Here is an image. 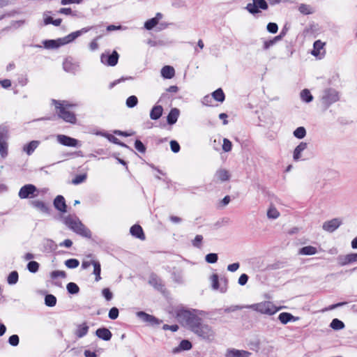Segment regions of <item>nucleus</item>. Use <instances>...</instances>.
<instances>
[{"label": "nucleus", "instance_id": "f257e3e1", "mask_svg": "<svg viewBox=\"0 0 357 357\" xmlns=\"http://www.w3.org/2000/svg\"><path fill=\"white\" fill-rule=\"evenodd\" d=\"M201 313L194 309H179L176 311V318L183 326L202 339L210 340L214 337L215 333L211 326L203 323L199 317Z\"/></svg>", "mask_w": 357, "mask_h": 357}, {"label": "nucleus", "instance_id": "f03ea898", "mask_svg": "<svg viewBox=\"0 0 357 357\" xmlns=\"http://www.w3.org/2000/svg\"><path fill=\"white\" fill-rule=\"evenodd\" d=\"M63 223L71 230L83 237L91 238V231L86 228L76 215H69L63 218Z\"/></svg>", "mask_w": 357, "mask_h": 357}, {"label": "nucleus", "instance_id": "7ed1b4c3", "mask_svg": "<svg viewBox=\"0 0 357 357\" xmlns=\"http://www.w3.org/2000/svg\"><path fill=\"white\" fill-rule=\"evenodd\" d=\"M52 103L58 110L57 114L59 118L67 123L72 124L76 123L77 118L75 114L69 110V108L74 107L75 105L69 104L67 101L56 100H52Z\"/></svg>", "mask_w": 357, "mask_h": 357}, {"label": "nucleus", "instance_id": "20e7f679", "mask_svg": "<svg viewBox=\"0 0 357 357\" xmlns=\"http://www.w3.org/2000/svg\"><path fill=\"white\" fill-rule=\"evenodd\" d=\"M246 308L252 309L261 314L273 315L280 308L276 307L271 302L265 301L259 303L245 306Z\"/></svg>", "mask_w": 357, "mask_h": 357}, {"label": "nucleus", "instance_id": "39448f33", "mask_svg": "<svg viewBox=\"0 0 357 357\" xmlns=\"http://www.w3.org/2000/svg\"><path fill=\"white\" fill-rule=\"evenodd\" d=\"M338 92L332 88H327L323 91L321 102L324 109H328L332 104L339 100Z\"/></svg>", "mask_w": 357, "mask_h": 357}, {"label": "nucleus", "instance_id": "423d86ee", "mask_svg": "<svg viewBox=\"0 0 357 357\" xmlns=\"http://www.w3.org/2000/svg\"><path fill=\"white\" fill-rule=\"evenodd\" d=\"M210 281L213 290H220L221 293L227 291L228 280L226 278L219 279L218 274L214 273L210 277Z\"/></svg>", "mask_w": 357, "mask_h": 357}, {"label": "nucleus", "instance_id": "0eeeda50", "mask_svg": "<svg viewBox=\"0 0 357 357\" xmlns=\"http://www.w3.org/2000/svg\"><path fill=\"white\" fill-rule=\"evenodd\" d=\"M38 190L33 184H26L23 185L18 192L20 199H29L35 197L38 195Z\"/></svg>", "mask_w": 357, "mask_h": 357}, {"label": "nucleus", "instance_id": "6e6552de", "mask_svg": "<svg viewBox=\"0 0 357 357\" xmlns=\"http://www.w3.org/2000/svg\"><path fill=\"white\" fill-rule=\"evenodd\" d=\"M268 3L265 0H252V3L247 4L245 8L251 14L255 15L260 12V10H267Z\"/></svg>", "mask_w": 357, "mask_h": 357}, {"label": "nucleus", "instance_id": "1a4fd4ad", "mask_svg": "<svg viewBox=\"0 0 357 357\" xmlns=\"http://www.w3.org/2000/svg\"><path fill=\"white\" fill-rule=\"evenodd\" d=\"M119 58L118 52L114 50L112 54H109V52L102 53L100 56V61L108 66H114L117 64Z\"/></svg>", "mask_w": 357, "mask_h": 357}, {"label": "nucleus", "instance_id": "9d476101", "mask_svg": "<svg viewBox=\"0 0 357 357\" xmlns=\"http://www.w3.org/2000/svg\"><path fill=\"white\" fill-rule=\"evenodd\" d=\"M91 29V27H85V28L82 29L81 30L73 32L63 38H60V41L61 42L60 44H62V45H64L70 42H73L77 37L80 36L82 33H86Z\"/></svg>", "mask_w": 357, "mask_h": 357}, {"label": "nucleus", "instance_id": "9b49d317", "mask_svg": "<svg viewBox=\"0 0 357 357\" xmlns=\"http://www.w3.org/2000/svg\"><path fill=\"white\" fill-rule=\"evenodd\" d=\"M91 29V27H85V28L82 29L81 30L73 32L63 38H60V41L61 42L60 44H62V45H64L70 42H73L77 37L80 36L82 33H86Z\"/></svg>", "mask_w": 357, "mask_h": 357}, {"label": "nucleus", "instance_id": "f8f14e48", "mask_svg": "<svg viewBox=\"0 0 357 357\" xmlns=\"http://www.w3.org/2000/svg\"><path fill=\"white\" fill-rule=\"evenodd\" d=\"M91 29V27H85V28L82 29L81 30L73 32L63 38H60V41L61 42L60 44H62V45H64L70 42H73L77 37L80 36L82 33H86Z\"/></svg>", "mask_w": 357, "mask_h": 357}, {"label": "nucleus", "instance_id": "ddd939ff", "mask_svg": "<svg viewBox=\"0 0 357 357\" xmlns=\"http://www.w3.org/2000/svg\"><path fill=\"white\" fill-rule=\"evenodd\" d=\"M56 140L59 144L65 146L77 147L79 146V141L77 139L68 135H58L56 136Z\"/></svg>", "mask_w": 357, "mask_h": 357}, {"label": "nucleus", "instance_id": "4468645a", "mask_svg": "<svg viewBox=\"0 0 357 357\" xmlns=\"http://www.w3.org/2000/svg\"><path fill=\"white\" fill-rule=\"evenodd\" d=\"M138 318L142 319L144 322L149 323L151 326L158 325L162 321L156 318L155 317L143 311H139L136 313Z\"/></svg>", "mask_w": 357, "mask_h": 357}, {"label": "nucleus", "instance_id": "2eb2a0df", "mask_svg": "<svg viewBox=\"0 0 357 357\" xmlns=\"http://www.w3.org/2000/svg\"><path fill=\"white\" fill-rule=\"evenodd\" d=\"M79 63L73 61L72 58H67L63 63V70L72 74H75L79 70Z\"/></svg>", "mask_w": 357, "mask_h": 357}, {"label": "nucleus", "instance_id": "dca6fc26", "mask_svg": "<svg viewBox=\"0 0 357 357\" xmlns=\"http://www.w3.org/2000/svg\"><path fill=\"white\" fill-rule=\"evenodd\" d=\"M342 222L340 218H333L331 220L324 222L322 228L324 230L332 233L335 231L341 225Z\"/></svg>", "mask_w": 357, "mask_h": 357}, {"label": "nucleus", "instance_id": "f3484780", "mask_svg": "<svg viewBox=\"0 0 357 357\" xmlns=\"http://www.w3.org/2000/svg\"><path fill=\"white\" fill-rule=\"evenodd\" d=\"M340 266H346L357 261V253H351L346 255H340L337 258Z\"/></svg>", "mask_w": 357, "mask_h": 357}, {"label": "nucleus", "instance_id": "a211bd4d", "mask_svg": "<svg viewBox=\"0 0 357 357\" xmlns=\"http://www.w3.org/2000/svg\"><path fill=\"white\" fill-rule=\"evenodd\" d=\"M54 208L61 213H66L67 211V205L65 198L62 195H57L53 202Z\"/></svg>", "mask_w": 357, "mask_h": 357}, {"label": "nucleus", "instance_id": "6ab92c4d", "mask_svg": "<svg viewBox=\"0 0 357 357\" xmlns=\"http://www.w3.org/2000/svg\"><path fill=\"white\" fill-rule=\"evenodd\" d=\"M149 283L158 291H163L165 290L163 281L155 274L151 275Z\"/></svg>", "mask_w": 357, "mask_h": 357}, {"label": "nucleus", "instance_id": "aec40b11", "mask_svg": "<svg viewBox=\"0 0 357 357\" xmlns=\"http://www.w3.org/2000/svg\"><path fill=\"white\" fill-rule=\"evenodd\" d=\"M30 205L43 213H50V209L49 206L43 201L32 200L30 202Z\"/></svg>", "mask_w": 357, "mask_h": 357}, {"label": "nucleus", "instance_id": "412c9836", "mask_svg": "<svg viewBox=\"0 0 357 357\" xmlns=\"http://www.w3.org/2000/svg\"><path fill=\"white\" fill-rule=\"evenodd\" d=\"M251 353L245 350H238L236 349H227L226 357H249Z\"/></svg>", "mask_w": 357, "mask_h": 357}, {"label": "nucleus", "instance_id": "4be33fe9", "mask_svg": "<svg viewBox=\"0 0 357 357\" xmlns=\"http://www.w3.org/2000/svg\"><path fill=\"white\" fill-rule=\"evenodd\" d=\"M172 279L178 284L184 283L183 272L181 269L174 268L171 272Z\"/></svg>", "mask_w": 357, "mask_h": 357}, {"label": "nucleus", "instance_id": "5701e85b", "mask_svg": "<svg viewBox=\"0 0 357 357\" xmlns=\"http://www.w3.org/2000/svg\"><path fill=\"white\" fill-rule=\"evenodd\" d=\"M96 335L98 337L105 341L110 340L112 336L111 331L105 327L98 328L96 331Z\"/></svg>", "mask_w": 357, "mask_h": 357}, {"label": "nucleus", "instance_id": "b1692460", "mask_svg": "<svg viewBox=\"0 0 357 357\" xmlns=\"http://www.w3.org/2000/svg\"><path fill=\"white\" fill-rule=\"evenodd\" d=\"M130 233L134 237L140 240L145 239V235L142 227L139 225H134L130 229Z\"/></svg>", "mask_w": 357, "mask_h": 357}, {"label": "nucleus", "instance_id": "393cba45", "mask_svg": "<svg viewBox=\"0 0 357 357\" xmlns=\"http://www.w3.org/2000/svg\"><path fill=\"white\" fill-rule=\"evenodd\" d=\"M192 343L188 340H183L181 341L178 347L172 349L173 354H178L183 351H188L192 348Z\"/></svg>", "mask_w": 357, "mask_h": 357}, {"label": "nucleus", "instance_id": "a878e982", "mask_svg": "<svg viewBox=\"0 0 357 357\" xmlns=\"http://www.w3.org/2000/svg\"><path fill=\"white\" fill-rule=\"evenodd\" d=\"M299 319L298 317H294L289 312H282L278 316V319L282 324H287L290 321H296Z\"/></svg>", "mask_w": 357, "mask_h": 357}, {"label": "nucleus", "instance_id": "bb28decb", "mask_svg": "<svg viewBox=\"0 0 357 357\" xmlns=\"http://www.w3.org/2000/svg\"><path fill=\"white\" fill-rule=\"evenodd\" d=\"M56 243L51 239H45L43 241V251L47 253L54 252L56 250Z\"/></svg>", "mask_w": 357, "mask_h": 357}, {"label": "nucleus", "instance_id": "cd10ccee", "mask_svg": "<svg viewBox=\"0 0 357 357\" xmlns=\"http://www.w3.org/2000/svg\"><path fill=\"white\" fill-rule=\"evenodd\" d=\"M180 114V111L177 108H172L167 116V122L169 125H174L176 123Z\"/></svg>", "mask_w": 357, "mask_h": 357}, {"label": "nucleus", "instance_id": "c85d7f7f", "mask_svg": "<svg viewBox=\"0 0 357 357\" xmlns=\"http://www.w3.org/2000/svg\"><path fill=\"white\" fill-rule=\"evenodd\" d=\"M89 327L86 322L79 324L75 331V335L78 338L84 337L89 331Z\"/></svg>", "mask_w": 357, "mask_h": 357}, {"label": "nucleus", "instance_id": "c756f323", "mask_svg": "<svg viewBox=\"0 0 357 357\" xmlns=\"http://www.w3.org/2000/svg\"><path fill=\"white\" fill-rule=\"evenodd\" d=\"M40 142L38 140H33L29 142L28 144H25L23 146V151L28 155H31L34 151L37 149V147L39 146Z\"/></svg>", "mask_w": 357, "mask_h": 357}, {"label": "nucleus", "instance_id": "7c9ffc66", "mask_svg": "<svg viewBox=\"0 0 357 357\" xmlns=\"http://www.w3.org/2000/svg\"><path fill=\"white\" fill-rule=\"evenodd\" d=\"M306 142H301L294 149L293 153V158L294 161H298L301 159V153L307 148Z\"/></svg>", "mask_w": 357, "mask_h": 357}, {"label": "nucleus", "instance_id": "2f4dec72", "mask_svg": "<svg viewBox=\"0 0 357 357\" xmlns=\"http://www.w3.org/2000/svg\"><path fill=\"white\" fill-rule=\"evenodd\" d=\"M215 179L224 182L229 179L230 175L227 170L224 169H220L216 171L215 174Z\"/></svg>", "mask_w": 357, "mask_h": 357}, {"label": "nucleus", "instance_id": "473e14b6", "mask_svg": "<svg viewBox=\"0 0 357 357\" xmlns=\"http://www.w3.org/2000/svg\"><path fill=\"white\" fill-rule=\"evenodd\" d=\"M163 108L161 105H155L150 112V118L152 120H158L162 115Z\"/></svg>", "mask_w": 357, "mask_h": 357}, {"label": "nucleus", "instance_id": "72a5a7b5", "mask_svg": "<svg viewBox=\"0 0 357 357\" xmlns=\"http://www.w3.org/2000/svg\"><path fill=\"white\" fill-rule=\"evenodd\" d=\"M161 76L165 79H172L175 75L174 68L170 66H165L161 69Z\"/></svg>", "mask_w": 357, "mask_h": 357}, {"label": "nucleus", "instance_id": "f704fd0d", "mask_svg": "<svg viewBox=\"0 0 357 357\" xmlns=\"http://www.w3.org/2000/svg\"><path fill=\"white\" fill-rule=\"evenodd\" d=\"M61 43L60 38L56 40H45L43 42L44 47L48 50L56 49L62 46V44H60Z\"/></svg>", "mask_w": 357, "mask_h": 357}, {"label": "nucleus", "instance_id": "c9c22d12", "mask_svg": "<svg viewBox=\"0 0 357 357\" xmlns=\"http://www.w3.org/2000/svg\"><path fill=\"white\" fill-rule=\"evenodd\" d=\"M9 139V128L6 124L0 125V142H8Z\"/></svg>", "mask_w": 357, "mask_h": 357}, {"label": "nucleus", "instance_id": "e433bc0d", "mask_svg": "<svg viewBox=\"0 0 357 357\" xmlns=\"http://www.w3.org/2000/svg\"><path fill=\"white\" fill-rule=\"evenodd\" d=\"M317 252V249L315 247L307 245L301 248L298 253L302 255H313Z\"/></svg>", "mask_w": 357, "mask_h": 357}, {"label": "nucleus", "instance_id": "4c0bfd02", "mask_svg": "<svg viewBox=\"0 0 357 357\" xmlns=\"http://www.w3.org/2000/svg\"><path fill=\"white\" fill-rule=\"evenodd\" d=\"M324 43L321 40H318L314 43L313 50L312 51V54L314 56H318L321 54V50L324 49Z\"/></svg>", "mask_w": 357, "mask_h": 357}, {"label": "nucleus", "instance_id": "58836bf2", "mask_svg": "<svg viewBox=\"0 0 357 357\" xmlns=\"http://www.w3.org/2000/svg\"><path fill=\"white\" fill-rule=\"evenodd\" d=\"M298 10L303 15H310L314 13V9L310 5L301 3L298 6Z\"/></svg>", "mask_w": 357, "mask_h": 357}, {"label": "nucleus", "instance_id": "ea45409f", "mask_svg": "<svg viewBox=\"0 0 357 357\" xmlns=\"http://www.w3.org/2000/svg\"><path fill=\"white\" fill-rule=\"evenodd\" d=\"M300 96L301 100L307 103L312 102L313 100L312 95L311 94L310 91L307 89L302 90Z\"/></svg>", "mask_w": 357, "mask_h": 357}, {"label": "nucleus", "instance_id": "a19ab883", "mask_svg": "<svg viewBox=\"0 0 357 357\" xmlns=\"http://www.w3.org/2000/svg\"><path fill=\"white\" fill-rule=\"evenodd\" d=\"M93 274L96 275V281L98 282L100 279L101 266L98 261L93 260Z\"/></svg>", "mask_w": 357, "mask_h": 357}, {"label": "nucleus", "instance_id": "79ce46f5", "mask_svg": "<svg viewBox=\"0 0 357 357\" xmlns=\"http://www.w3.org/2000/svg\"><path fill=\"white\" fill-rule=\"evenodd\" d=\"M213 98L220 102H222L225 99V93L222 89L219 88L212 93Z\"/></svg>", "mask_w": 357, "mask_h": 357}, {"label": "nucleus", "instance_id": "37998d69", "mask_svg": "<svg viewBox=\"0 0 357 357\" xmlns=\"http://www.w3.org/2000/svg\"><path fill=\"white\" fill-rule=\"evenodd\" d=\"M330 326L335 331L341 330L344 328V324L341 320L335 318L332 320L330 324Z\"/></svg>", "mask_w": 357, "mask_h": 357}, {"label": "nucleus", "instance_id": "c03bdc74", "mask_svg": "<svg viewBox=\"0 0 357 357\" xmlns=\"http://www.w3.org/2000/svg\"><path fill=\"white\" fill-rule=\"evenodd\" d=\"M19 279V275L18 273L16 271H13L8 275L7 278V282L10 284L13 285L15 284L18 282Z\"/></svg>", "mask_w": 357, "mask_h": 357}, {"label": "nucleus", "instance_id": "a18cd8bd", "mask_svg": "<svg viewBox=\"0 0 357 357\" xmlns=\"http://www.w3.org/2000/svg\"><path fill=\"white\" fill-rule=\"evenodd\" d=\"M45 304L48 307H54L56 304V298L52 294H47L45 297Z\"/></svg>", "mask_w": 357, "mask_h": 357}, {"label": "nucleus", "instance_id": "49530a36", "mask_svg": "<svg viewBox=\"0 0 357 357\" xmlns=\"http://www.w3.org/2000/svg\"><path fill=\"white\" fill-rule=\"evenodd\" d=\"M8 154V142H0V155L2 158H6Z\"/></svg>", "mask_w": 357, "mask_h": 357}, {"label": "nucleus", "instance_id": "de8ad7c7", "mask_svg": "<svg viewBox=\"0 0 357 357\" xmlns=\"http://www.w3.org/2000/svg\"><path fill=\"white\" fill-rule=\"evenodd\" d=\"M39 267L40 264L36 261H30L26 265L28 271L32 273H36L38 272Z\"/></svg>", "mask_w": 357, "mask_h": 357}, {"label": "nucleus", "instance_id": "09e8293b", "mask_svg": "<svg viewBox=\"0 0 357 357\" xmlns=\"http://www.w3.org/2000/svg\"><path fill=\"white\" fill-rule=\"evenodd\" d=\"M67 291L70 294H76L79 291V287L75 282H69L66 285Z\"/></svg>", "mask_w": 357, "mask_h": 357}, {"label": "nucleus", "instance_id": "8fccbe9b", "mask_svg": "<svg viewBox=\"0 0 357 357\" xmlns=\"http://www.w3.org/2000/svg\"><path fill=\"white\" fill-rule=\"evenodd\" d=\"M138 103V98L136 96H130L126 99V105L128 108L135 107Z\"/></svg>", "mask_w": 357, "mask_h": 357}, {"label": "nucleus", "instance_id": "3c124183", "mask_svg": "<svg viewBox=\"0 0 357 357\" xmlns=\"http://www.w3.org/2000/svg\"><path fill=\"white\" fill-rule=\"evenodd\" d=\"M280 216L279 211L274 206H271L267 211V217L269 219H277Z\"/></svg>", "mask_w": 357, "mask_h": 357}, {"label": "nucleus", "instance_id": "603ef678", "mask_svg": "<svg viewBox=\"0 0 357 357\" xmlns=\"http://www.w3.org/2000/svg\"><path fill=\"white\" fill-rule=\"evenodd\" d=\"M294 135L298 139H303L306 135V130L304 127H298L294 131Z\"/></svg>", "mask_w": 357, "mask_h": 357}, {"label": "nucleus", "instance_id": "864d4df0", "mask_svg": "<svg viewBox=\"0 0 357 357\" xmlns=\"http://www.w3.org/2000/svg\"><path fill=\"white\" fill-rule=\"evenodd\" d=\"M79 261L77 259H69L65 261V265L68 268H75L79 266Z\"/></svg>", "mask_w": 357, "mask_h": 357}, {"label": "nucleus", "instance_id": "5fc2aeb1", "mask_svg": "<svg viewBox=\"0 0 357 357\" xmlns=\"http://www.w3.org/2000/svg\"><path fill=\"white\" fill-rule=\"evenodd\" d=\"M86 177V174L76 175L75 177L73 179L72 183L74 185H79L85 181Z\"/></svg>", "mask_w": 357, "mask_h": 357}, {"label": "nucleus", "instance_id": "6e6d98bb", "mask_svg": "<svg viewBox=\"0 0 357 357\" xmlns=\"http://www.w3.org/2000/svg\"><path fill=\"white\" fill-rule=\"evenodd\" d=\"M158 24V22L154 18H151L146 21V22L144 23V28L147 30H151Z\"/></svg>", "mask_w": 357, "mask_h": 357}, {"label": "nucleus", "instance_id": "4d7b16f0", "mask_svg": "<svg viewBox=\"0 0 357 357\" xmlns=\"http://www.w3.org/2000/svg\"><path fill=\"white\" fill-rule=\"evenodd\" d=\"M218 256L216 253H209L206 255L205 260L209 264H214L217 262Z\"/></svg>", "mask_w": 357, "mask_h": 357}, {"label": "nucleus", "instance_id": "13d9d810", "mask_svg": "<svg viewBox=\"0 0 357 357\" xmlns=\"http://www.w3.org/2000/svg\"><path fill=\"white\" fill-rule=\"evenodd\" d=\"M135 148L141 153H144L146 150L145 145L139 139L135 140Z\"/></svg>", "mask_w": 357, "mask_h": 357}, {"label": "nucleus", "instance_id": "bf43d9fd", "mask_svg": "<svg viewBox=\"0 0 357 357\" xmlns=\"http://www.w3.org/2000/svg\"><path fill=\"white\" fill-rule=\"evenodd\" d=\"M119 314V309L116 307H113L109 310L108 317L109 319L114 320L118 318Z\"/></svg>", "mask_w": 357, "mask_h": 357}, {"label": "nucleus", "instance_id": "052dcab7", "mask_svg": "<svg viewBox=\"0 0 357 357\" xmlns=\"http://www.w3.org/2000/svg\"><path fill=\"white\" fill-rule=\"evenodd\" d=\"M50 277L53 280L59 277L65 278L66 277V273L63 271H54L50 273Z\"/></svg>", "mask_w": 357, "mask_h": 357}, {"label": "nucleus", "instance_id": "680f3d73", "mask_svg": "<svg viewBox=\"0 0 357 357\" xmlns=\"http://www.w3.org/2000/svg\"><path fill=\"white\" fill-rule=\"evenodd\" d=\"M266 29L271 33H276L278 31V26L275 22H269L266 26Z\"/></svg>", "mask_w": 357, "mask_h": 357}, {"label": "nucleus", "instance_id": "e2e57ef3", "mask_svg": "<svg viewBox=\"0 0 357 357\" xmlns=\"http://www.w3.org/2000/svg\"><path fill=\"white\" fill-rule=\"evenodd\" d=\"M102 295L104 296L106 301H109L113 298V294L109 288H104L102 290Z\"/></svg>", "mask_w": 357, "mask_h": 357}, {"label": "nucleus", "instance_id": "0e129e2a", "mask_svg": "<svg viewBox=\"0 0 357 357\" xmlns=\"http://www.w3.org/2000/svg\"><path fill=\"white\" fill-rule=\"evenodd\" d=\"M20 338L17 335H12L8 338V343L13 347H16L19 344Z\"/></svg>", "mask_w": 357, "mask_h": 357}, {"label": "nucleus", "instance_id": "69168bd1", "mask_svg": "<svg viewBox=\"0 0 357 357\" xmlns=\"http://www.w3.org/2000/svg\"><path fill=\"white\" fill-rule=\"evenodd\" d=\"M232 144L231 142L227 138H224L223 144H222V149L225 152H229L231 150Z\"/></svg>", "mask_w": 357, "mask_h": 357}, {"label": "nucleus", "instance_id": "338daca9", "mask_svg": "<svg viewBox=\"0 0 357 357\" xmlns=\"http://www.w3.org/2000/svg\"><path fill=\"white\" fill-rule=\"evenodd\" d=\"M170 148L172 151L175 153L179 152L181 149L179 144L176 140H172L170 142Z\"/></svg>", "mask_w": 357, "mask_h": 357}, {"label": "nucleus", "instance_id": "774afa93", "mask_svg": "<svg viewBox=\"0 0 357 357\" xmlns=\"http://www.w3.org/2000/svg\"><path fill=\"white\" fill-rule=\"evenodd\" d=\"M248 279H249L248 275L245 273H243L240 275L238 280V283L241 286H243V285L246 284V283L248 281Z\"/></svg>", "mask_w": 357, "mask_h": 357}]
</instances>
